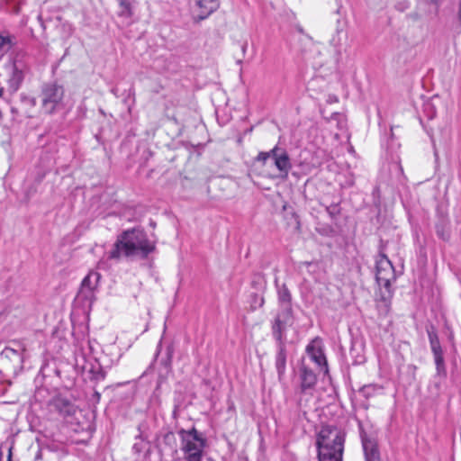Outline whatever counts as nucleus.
I'll return each mask as SVG.
<instances>
[{"label": "nucleus", "instance_id": "6", "mask_svg": "<svg viewBox=\"0 0 461 461\" xmlns=\"http://www.w3.org/2000/svg\"><path fill=\"white\" fill-rule=\"evenodd\" d=\"M64 88L57 83L44 84L41 91V108L47 114H53L62 105Z\"/></svg>", "mask_w": 461, "mask_h": 461}, {"label": "nucleus", "instance_id": "25", "mask_svg": "<svg viewBox=\"0 0 461 461\" xmlns=\"http://www.w3.org/2000/svg\"><path fill=\"white\" fill-rule=\"evenodd\" d=\"M164 442L172 447H176V437L173 432H167L164 436Z\"/></svg>", "mask_w": 461, "mask_h": 461}, {"label": "nucleus", "instance_id": "10", "mask_svg": "<svg viewBox=\"0 0 461 461\" xmlns=\"http://www.w3.org/2000/svg\"><path fill=\"white\" fill-rule=\"evenodd\" d=\"M100 278L101 275L98 272L90 271L81 283L78 296L86 301L92 302L95 290L98 285Z\"/></svg>", "mask_w": 461, "mask_h": 461}, {"label": "nucleus", "instance_id": "7", "mask_svg": "<svg viewBox=\"0 0 461 461\" xmlns=\"http://www.w3.org/2000/svg\"><path fill=\"white\" fill-rule=\"evenodd\" d=\"M25 54L23 52L17 53L13 61L9 84L14 90L19 88L29 69L27 64L23 60Z\"/></svg>", "mask_w": 461, "mask_h": 461}, {"label": "nucleus", "instance_id": "27", "mask_svg": "<svg viewBox=\"0 0 461 461\" xmlns=\"http://www.w3.org/2000/svg\"><path fill=\"white\" fill-rule=\"evenodd\" d=\"M434 357V362L436 366L445 365L444 353L443 351L432 353Z\"/></svg>", "mask_w": 461, "mask_h": 461}, {"label": "nucleus", "instance_id": "36", "mask_svg": "<svg viewBox=\"0 0 461 461\" xmlns=\"http://www.w3.org/2000/svg\"><path fill=\"white\" fill-rule=\"evenodd\" d=\"M2 95V90L0 89V95Z\"/></svg>", "mask_w": 461, "mask_h": 461}, {"label": "nucleus", "instance_id": "22", "mask_svg": "<svg viewBox=\"0 0 461 461\" xmlns=\"http://www.w3.org/2000/svg\"><path fill=\"white\" fill-rule=\"evenodd\" d=\"M121 7L120 15L125 17H131L132 15L131 3L128 0H118Z\"/></svg>", "mask_w": 461, "mask_h": 461}, {"label": "nucleus", "instance_id": "1", "mask_svg": "<svg viewBox=\"0 0 461 461\" xmlns=\"http://www.w3.org/2000/svg\"><path fill=\"white\" fill-rule=\"evenodd\" d=\"M155 249L146 232L140 229H131L121 233L109 251L110 259L120 260L122 258H146Z\"/></svg>", "mask_w": 461, "mask_h": 461}, {"label": "nucleus", "instance_id": "16", "mask_svg": "<svg viewBox=\"0 0 461 461\" xmlns=\"http://www.w3.org/2000/svg\"><path fill=\"white\" fill-rule=\"evenodd\" d=\"M426 331L428 333L432 353L443 351L436 328L432 324L428 325L426 327Z\"/></svg>", "mask_w": 461, "mask_h": 461}, {"label": "nucleus", "instance_id": "13", "mask_svg": "<svg viewBox=\"0 0 461 461\" xmlns=\"http://www.w3.org/2000/svg\"><path fill=\"white\" fill-rule=\"evenodd\" d=\"M196 6L199 8V14L194 18L195 22H201L208 18L220 6L219 0H197Z\"/></svg>", "mask_w": 461, "mask_h": 461}, {"label": "nucleus", "instance_id": "14", "mask_svg": "<svg viewBox=\"0 0 461 461\" xmlns=\"http://www.w3.org/2000/svg\"><path fill=\"white\" fill-rule=\"evenodd\" d=\"M278 294V302L279 305L282 308V311L280 312H284L285 314L291 313L292 314V307H291V293L288 290L287 286L285 285H283L278 287L277 290Z\"/></svg>", "mask_w": 461, "mask_h": 461}, {"label": "nucleus", "instance_id": "23", "mask_svg": "<svg viewBox=\"0 0 461 461\" xmlns=\"http://www.w3.org/2000/svg\"><path fill=\"white\" fill-rule=\"evenodd\" d=\"M172 357L173 348L171 347H167L166 358L161 360V365L164 366L166 374L169 373L171 370Z\"/></svg>", "mask_w": 461, "mask_h": 461}, {"label": "nucleus", "instance_id": "34", "mask_svg": "<svg viewBox=\"0 0 461 461\" xmlns=\"http://www.w3.org/2000/svg\"><path fill=\"white\" fill-rule=\"evenodd\" d=\"M8 461H12L11 460V452L9 453Z\"/></svg>", "mask_w": 461, "mask_h": 461}, {"label": "nucleus", "instance_id": "30", "mask_svg": "<svg viewBox=\"0 0 461 461\" xmlns=\"http://www.w3.org/2000/svg\"><path fill=\"white\" fill-rule=\"evenodd\" d=\"M408 18L413 22H417L420 19V15L417 12H412L408 14Z\"/></svg>", "mask_w": 461, "mask_h": 461}, {"label": "nucleus", "instance_id": "5", "mask_svg": "<svg viewBox=\"0 0 461 461\" xmlns=\"http://www.w3.org/2000/svg\"><path fill=\"white\" fill-rule=\"evenodd\" d=\"M270 158H273L274 164L278 170V176L286 179L292 169V163L287 151L276 145L269 151H260L255 160L265 165Z\"/></svg>", "mask_w": 461, "mask_h": 461}, {"label": "nucleus", "instance_id": "35", "mask_svg": "<svg viewBox=\"0 0 461 461\" xmlns=\"http://www.w3.org/2000/svg\"><path fill=\"white\" fill-rule=\"evenodd\" d=\"M16 110L14 108H12V113H15Z\"/></svg>", "mask_w": 461, "mask_h": 461}, {"label": "nucleus", "instance_id": "3", "mask_svg": "<svg viewBox=\"0 0 461 461\" xmlns=\"http://www.w3.org/2000/svg\"><path fill=\"white\" fill-rule=\"evenodd\" d=\"M376 273L375 279L378 285L384 288L380 293L378 308L384 314H387L390 310L391 299L393 296L392 282L395 281V271L392 262L387 256L380 253L375 261Z\"/></svg>", "mask_w": 461, "mask_h": 461}, {"label": "nucleus", "instance_id": "2", "mask_svg": "<svg viewBox=\"0 0 461 461\" xmlns=\"http://www.w3.org/2000/svg\"><path fill=\"white\" fill-rule=\"evenodd\" d=\"M345 433L337 427L324 426L317 436L319 461H342Z\"/></svg>", "mask_w": 461, "mask_h": 461}, {"label": "nucleus", "instance_id": "11", "mask_svg": "<svg viewBox=\"0 0 461 461\" xmlns=\"http://www.w3.org/2000/svg\"><path fill=\"white\" fill-rule=\"evenodd\" d=\"M287 357V344L276 345L275 366L279 381H282L285 375Z\"/></svg>", "mask_w": 461, "mask_h": 461}, {"label": "nucleus", "instance_id": "26", "mask_svg": "<svg viewBox=\"0 0 461 461\" xmlns=\"http://www.w3.org/2000/svg\"><path fill=\"white\" fill-rule=\"evenodd\" d=\"M437 235L443 240H448L450 237L449 232L446 230L442 226L437 227Z\"/></svg>", "mask_w": 461, "mask_h": 461}, {"label": "nucleus", "instance_id": "31", "mask_svg": "<svg viewBox=\"0 0 461 461\" xmlns=\"http://www.w3.org/2000/svg\"><path fill=\"white\" fill-rule=\"evenodd\" d=\"M136 453H140L142 450V447L139 443H135L132 447Z\"/></svg>", "mask_w": 461, "mask_h": 461}, {"label": "nucleus", "instance_id": "21", "mask_svg": "<svg viewBox=\"0 0 461 461\" xmlns=\"http://www.w3.org/2000/svg\"><path fill=\"white\" fill-rule=\"evenodd\" d=\"M23 348H13L11 347H5L4 350L2 351L1 355L7 358H17V360H22V355L21 352L23 351Z\"/></svg>", "mask_w": 461, "mask_h": 461}, {"label": "nucleus", "instance_id": "19", "mask_svg": "<svg viewBox=\"0 0 461 461\" xmlns=\"http://www.w3.org/2000/svg\"><path fill=\"white\" fill-rule=\"evenodd\" d=\"M14 45V37L4 36L0 33V55L8 51Z\"/></svg>", "mask_w": 461, "mask_h": 461}, {"label": "nucleus", "instance_id": "28", "mask_svg": "<svg viewBox=\"0 0 461 461\" xmlns=\"http://www.w3.org/2000/svg\"><path fill=\"white\" fill-rule=\"evenodd\" d=\"M436 373H437L438 376L446 378L447 377L446 365L436 366Z\"/></svg>", "mask_w": 461, "mask_h": 461}, {"label": "nucleus", "instance_id": "12", "mask_svg": "<svg viewBox=\"0 0 461 461\" xmlns=\"http://www.w3.org/2000/svg\"><path fill=\"white\" fill-rule=\"evenodd\" d=\"M317 384L316 374L308 366L303 365L300 367V389L302 393L312 390Z\"/></svg>", "mask_w": 461, "mask_h": 461}, {"label": "nucleus", "instance_id": "33", "mask_svg": "<svg viewBox=\"0 0 461 461\" xmlns=\"http://www.w3.org/2000/svg\"><path fill=\"white\" fill-rule=\"evenodd\" d=\"M247 46H248V43H247V42H245V43H243V44H242V46H241V50H242V52H243V53H245V52H246Z\"/></svg>", "mask_w": 461, "mask_h": 461}, {"label": "nucleus", "instance_id": "9", "mask_svg": "<svg viewBox=\"0 0 461 461\" xmlns=\"http://www.w3.org/2000/svg\"><path fill=\"white\" fill-rule=\"evenodd\" d=\"M309 357L320 367H324L328 372L327 359L323 351V344L321 338L316 337L306 347Z\"/></svg>", "mask_w": 461, "mask_h": 461}, {"label": "nucleus", "instance_id": "8", "mask_svg": "<svg viewBox=\"0 0 461 461\" xmlns=\"http://www.w3.org/2000/svg\"><path fill=\"white\" fill-rule=\"evenodd\" d=\"M292 324V314L279 312L272 325V336L276 341V345L287 344L286 329Z\"/></svg>", "mask_w": 461, "mask_h": 461}, {"label": "nucleus", "instance_id": "18", "mask_svg": "<svg viewBox=\"0 0 461 461\" xmlns=\"http://www.w3.org/2000/svg\"><path fill=\"white\" fill-rule=\"evenodd\" d=\"M22 105L26 109L25 116L27 118H32L33 115L28 111L29 109L34 108L37 104V100L33 96L21 95Z\"/></svg>", "mask_w": 461, "mask_h": 461}, {"label": "nucleus", "instance_id": "29", "mask_svg": "<svg viewBox=\"0 0 461 461\" xmlns=\"http://www.w3.org/2000/svg\"><path fill=\"white\" fill-rule=\"evenodd\" d=\"M327 212L330 215H335L339 212L338 205H330V206L327 207Z\"/></svg>", "mask_w": 461, "mask_h": 461}, {"label": "nucleus", "instance_id": "17", "mask_svg": "<svg viewBox=\"0 0 461 461\" xmlns=\"http://www.w3.org/2000/svg\"><path fill=\"white\" fill-rule=\"evenodd\" d=\"M54 405L63 415H72L75 412V406L67 399L58 398L55 400Z\"/></svg>", "mask_w": 461, "mask_h": 461}, {"label": "nucleus", "instance_id": "4", "mask_svg": "<svg viewBox=\"0 0 461 461\" xmlns=\"http://www.w3.org/2000/svg\"><path fill=\"white\" fill-rule=\"evenodd\" d=\"M181 438V450L185 461H202L205 439L192 428L189 430L181 429L178 430Z\"/></svg>", "mask_w": 461, "mask_h": 461}, {"label": "nucleus", "instance_id": "15", "mask_svg": "<svg viewBox=\"0 0 461 461\" xmlns=\"http://www.w3.org/2000/svg\"><path fill=\"white\" fill-rule=\"evenodd\" d=\"M362 445L366 461H381L378 447L373 440L363 438Z\"/></svg>", "mask_w": 461, "mask_h": 461}, {"label": "nucleus", "instance_id": "32", "mask_svg": "<svg viewBox=\"0 0 461 461\" xmlns=\"http://www.w3.org/2000/svg\"><path fill=\"white\" fill-rule=\"evenodd\" d=\"M458 19L461 22V0H459Z\"/></svg>", "mask_w": 461, "mask_h": 461}, {"label": "nucleus", "instance_id": "20", "mask_svg": "<svg viewBox=\"0 0 461 461\" xmlns=\"http://www.w3.org/2000/svg\"><path fill=\"white\" fill-rule=\"evenodd\" d=\"M382 390V387L376 385V384H366L364 385L360 390L359 393L366 397V399L374 396L376 393Z\"/></svg>", "mask_w": 461, "mask_h": 461}, {"label": "nucleus", "instance_id": "24", "mask_svg": "<svg viewBox=\"0 0 461 461\" xmlns=\"http://www.w3.org/2000/svg\"><path fill=\"white\" fill-rule=\"evenodd\" d=\"M252 304H251V307L253 309H257L258 307H262L265 301H264V298L262 296H259L258 294H254L252 295Z\"/></svg>", "mask_w": 461, "mask_h": 461}]
</instances>
